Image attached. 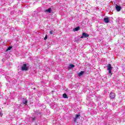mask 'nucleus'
<instances>
[{"label":"nucleus","instance_id":"2eb2a0df","mask_svg":"<svg viewBox=\"0 0 125 125\" xmlns=\"http://www.w3.org/2000/svg\"><path fill=\"white\" fill-rule=\"evenodd\" d=\"M54 31H50V35H52V34H53V32H54Z\"/></svg>","mask_w":125,"mask_h":125},{"label":"nucleus","instance_id":"dca6fc26","mask_svg":"<svg viewBox=\"0 0 125 125\" xmlns=\"http://www.w3.org/2000/svg\"><path fill=\"white\" fill-rule=\"evenodd\" d=\"M47 39V35H45V38H44V41Z\"/></svg>","mask_w":125,"mask_h":125},{"label":"nucleus","instance_id":"0eeeda50","mask_svg":"<svg viewBox=\"0 0 125 125\" xmlns=\"http://www.w3.org/2000/svg\"><path fill=\"white\" fill-rule=\"evenodd\" d=\"M104 21L105 22V23H109V22H110V21H109V18H105L104 19Z\"/></svg>","mask_w":125,"mask_h":125},{"label":"nucleus","instance_id":"4468645a","mask_svg":"<svg viewBox=\"0 0 125 125\" xmlns=\"http://www.w3.org/2000/svg\"><path fill=\"white\" fill-rule=\"evenodd\" d=\"M28 103V102L27 101H24L23 102V104H24V105H26Z\"/></svg>","mask_w":125,"mask_h":125},{"label":"nucleus","instance_id":"f8f14e48","mask_svg":"<svg viewBox=\"0 0 125 125\" xmlns=\"http://www.w3.org/2000/svg\"><path fill=\"white\" fill-rule=\"evenodd\" d=\"M11 48H12V46H9L7 49L6 50V51H8L9 50H11Z\"/></svg>","mask_w":125,"mask_h":125},{"label":"nucleus","instance_id":"20e7f679","mask_svg":"<svg viewBox=\"0 0 125 125\" xmlns=\"http://www.w3.org/2000/svg\"><path fill=\"white\" fill-rule=\"evenodd\" d=\"M88 37H89V35L84 32L82 34V36L81 37V38L83 39V38H88Z\"/></svg>","mask_w":125,"mask_h":125},{"label":"nucleus","instance_id":"7ed1b4c3","mask_svg":"<svg viewBox=\"0 0 125 125\" xmlns=\"http://www.w3.org/2000/svg\"><path fill=\"white\" fill-rule=\"evenodd\" d=\"M109 97L111 99H115L116 97V94L113 92H111L109 94Z\"/></svg>","mask_w":125,"mask_h":125},{"label":"nucleus","instance_id":"9d476101","mask_svg":"<svg viewBox=\"0 0 125 125\" xmlns=\"http://www.w3.org/2000/svg\"><path fill=\"white\" fill-rule=\"evenodd\" d=\"M45 12H48L49 13H50V12H51V8H49L48 9L46 10Z\"/></svg>","mask_w":125,"mask_h":125},{"label":"nucleus","instance_id":"a211bd4d","mask_svg":"<svg viewBox=\"0 0 125 125\" xmlns=\"http://www.w3.org/2000/svg\"><path fill=\"white\" fill-rule=\"evenodd\" d=\"M52 92H54V90H52Z\"/></svg>","mask_w":125,"mask_h":125},{"label":"nucleus","instance_id":"ddd939ff","mask_svg":"<svg viewBox=\"0 0 125 125\" xmlns=\"http://www.w3.org/2000/svg\"><path fill=\"white\" fill-rule=\"evenodd\" d=\"M62 96L63 98H68V96L66 93L63 94Z\"/></svg>","mask_w":125,"mask_h":125},{"label":"nucleus","instance_id":"f257e3e1","mask_svg":"<svg viewBox=\"0 0 125 125\" xmlns=\"http://www.w3.org/2000/svg\"><path fill=\"white\" fill-rule=\"evenodd\" d=\"M107 71H108V74L112 75V70H113V67L111 66V64H107Z\"/></svg>","mask_w":125,"mask_h":125},{"label":"nucleus","instance_id":"9b49d317","mask_svg":"<svg viewBox=\"0 0 125 125\" xmlns=\"http://www.w3.org/2000/svg\"><path fill=\"white\" fill-rule=\"evenodd\" d=\"M80 27H77L74 28L73 29V31H74V32L78 31H79V30H80Z\"/></svg>","mask_w":125,"mask_h":125},{"label":"nucleus","instance_id":"6e6552de","mask_svg":"<svg viewBox=\"0 0 125 125\" xmlns=\"http://www.w3.org/2000/svg\"><path fill=\"white\" fill-rule=\"evenodd\" d=\"M83 74H84V71H81V72H80L79 74H78V76L79 77H81V76H83Z\"/></svg>","mask_w":125,"mask_h":125},{"label":"nucleus","instance_id":"1a4fd4ad","mask_svg":"<svg viewBox=\"0 0 125 125\" xmlns=\"http://www.w3.org/2000/svg\"><path fill=\"white\" fill-rule=\"evenodd\" d=\"M74 67H75V65L71 64L68 66V69L70 70V69H72V68H74Z\"/></svg>","mask_w":125,"mask_h":125},{"label":"nucleus","instance_id":"6ab92c4d","mask_svg":"<svg viewBox=\"0 0 125 125\" xmlns=\"http://www.w3.org/2000/svg\"><path fill=\"white\" fill-rule=\"evenodd\" d=\"M0 114H1V113H0Z\"/></svg>","mask_w":125,"mask_h":125},{"label":"nucleus","instance_id":"423d86ee","mask_svg":"<svg viewBox=\"0 0 125 125\" xmlns=\"http://www.w3.org/2000/svg\"><path fill=\"white\" fill-rule=\"evenodd\" d=\"M79 117H81V115L80 114L76 115V117L74 119V123H76V122H77V120H78V118H79Z\"/></svg>","mask_w":125,"mask_h":125},{"label":"nucleus","instance_id":"f3484780","mask_svg":"<svg viewBox=\"0 0 125 125\" xmlns=\"http://www.w3.org/2000/svg\"><path fill=\"white\" fill-rule=\"evenodd\" d=\"M33 120H36V118L33 117Z\"/></svg>","mask_w":125,"mask_h":125},{"label":"nucleus","instance_id":"39448f33","mask_svg":"<svg viewBox=\"0 0 125 125\" xmlns=\"http://www.w3.org/2000/svg\"><path fill=\"white\" fill-rule=\"evenodd\" d=\"M121 6L118 5H116V9L117 11H121Z\"/></svg>","mask_w":125,"mask_h":125},{"label":"nucleus","instance_id":"f03ea898","mask_svg":"<svg viewBox=\"0 0 125 125\" xmlns=\"http://www.w3.org/2000/svg\"><path fill=\"white\" fill-rule=\"evenodd\" d=\"M21 71H28L29 70V67L27 66V64L26 63H24L21 68Z\"/></svg>","mask_w":125,"mask_h":125}]
</instances>
